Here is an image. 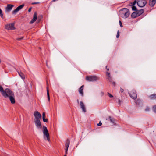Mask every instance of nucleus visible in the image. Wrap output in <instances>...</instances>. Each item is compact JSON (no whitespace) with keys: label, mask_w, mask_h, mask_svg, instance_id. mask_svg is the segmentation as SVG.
<instances>
[{"label":"nucleus","mask_w":156,"mask_h":156,"mask_svg":"<svg viewBox=\"0 0 156 156\" xmlns=\"http://www.w3.org/2000/svg\"><path fill=\"white\" fill-rule=\"evenodd\" d=\"M6 91L3 96L6 98L9 99L12 104L15 103L16 101L13 92L9 88H6Z\"/></svg>","instance_id":"nucleus-1"},{"label":"nucleus","mask_w":156,"mask_h":156,"mask_svg":"<svg viewBox=\"0 0 156 156\" xmlns=\"http://www.w3.org/2000/svg\"><path fill=\"white\" fill-rule=\"evenodd\" d=\"M34 122L36 127L38 129H41L42 126L40 121L41 119V115L37 111L34 112Z\"/></svg>","instance_id":"nucleus-2"},{"label":"nucleus","mask_w":156,"mask_h":156,"mask_svg":"<svg viewBox=\"0 0 156 156\" xmlns=\"http://www.w3.org/2000/svg\"><path fill=\"white\" fill-rule=\"evenodd\" d=\"M119 13L120 16L124 18H128L130 14L129 9L126 8L121 9L119 11Z\"/></svg>","instance_id":"nucleus-3"},{"label":"nucleus","mask_w":156,"mask_h":156,"mask_svg":"<svg viewBox=\"0 0 156 156\" xmlns=\"http://www.w3.org/2000/svg\"><path fill=\"white\" fill-rule=\"evenodd\" d=\"M99 80V78L95 76H88L86 77V80L89 81H96Z\"/></svg>","instance_id":"nucleus-4"},{"label":"nucleus","mask_w":156,"mask_h":156,"mask_svg":"<svg viewBox=\"0 0 156 156\" xmlns=\"http://www.w3.org/2000/svg\"><path fill=\"white\" fill-rule=\"evenodd\" d=\"M43 132L44 135L46 136L47 140L49 142L50 141V136L47 128L43 126Z\"/></svg>","instance_id":"nucleus-5"},{"label":"nucleus","mask_w":156,"mask_h":156,"mask_svg":"<svg viewBox=\"0 0 156 156\" xmlns=\"http://www.w3.org/2000/svg\"><path fill=\"white\" fill-rule=\"evenodd\" d=\"M147 3V1L144 0H138L137 2V5L140 7H144Z\"/></svg>","instance_id":"nucleus-6"},{"label":"nucleus","mask_w":156,"mask_h":156,"mask_svg":"<svg viewBox=\"0 0 156 156\" xmlns=\"http://www.w3.org/2000/svg\"><path fill=\"white\" fill-rule=\"evenodd\" d=\"M129 95L132 99L135 100L137 98V94L136 91L135 90H133L129 93Z\"/></svg>","instance_id":"nucleus-7"},{"label":"nucleus","mask_w":156,"mask_h":156,"mask_svg":"<svg viewBox=\"0 0 156 156\" xmlns=\"http://www.w3.org/2000/svg\"><path fill=\"white\" fill-rule=\"evenodd\" d=\"M15 23H12L9 24L5 25V28L6 29L8 30H13L15 29V28L14 27Z\"/></svg>","instance_id":"nucleus-8"},{"label":"nucleus","mask_w":156,"mask_h":156,"mask_svg":"<svg viewBox=\"0 0 156 156\" xmlns=\"http://www.w3.org/2000/svg\"><path fill=\"white\" fill-rule=\"evenodd\" d=\"M14 6V5L11 4H8L6 7L5 8V11L6 12H8L10 11L13 7Z\"/></svg>","instance_id":"nucleus-9"},{"label":"nucleus","mask_w":156,"mask_h":156,"mask_svg":"<svg viewBox=\"0 0 156 156\" xmlns=\"http://www.w3.org/2000/svg\"><path fill=\"white\" fill-rule=\"evenodd\" d=\"M37 17V12H35L34 14L33 18L30 22V24H32L36 20Z\"/></svg>","instance_id":"nucleus-10"},{"label":"nucleus","mask_w":156,"mask_h":156,"mask_svg":"<svg viewBox=\"0 0 156 156\" xmlns=\"http://www.w3.org/2000/svg\"><path fill=\"white\" fill-rule=\"evenodd\" d=\"M84 88V85H82L79 88V92L80 94L82 97H83L84 96V93L83 92V90Z\"/></svg>","instance_id":"nucleus-11"},{"label":"nucleus","mask_w":156,"mask_h":156,"mask_svg":"<svg viewBox=\"0 0 156 156\" xmlns=\"http://www.w3.org/2000/svg\"><path fill=\"white\" fill-rule=\"evenodd\" d=\"M80 108L82 109L83 111L84 112H86V109L85 105L82 101H81L80 102Z\"/></svg>","instance_id":"nucleus-12"},{"label":"nucleus","mask_w":156,"mask_h":156,"mask_svg":"<svg viewBox=\"0 0 156 156\" xmlns=\"http://www.w3.org/2000/svg\"><path fill=\"white\" fill-rule=\"evenodd\" d=\"M156 3V0H149V5L151 7H153Z\"/></svg>","instance_id":"nucleus-13"},{"label":"nucleus","mask_w":156,"mask_h":156,"mask_svg":"<svg viewBox=\"0 0 156 156\" xmlns=\"http://www.w3.org/2000/svg\"><path fill=\"white\" fill-rule=\"evenodd\" d=\"M136 11L133 12L131 15V17L132 18H135L139 16L138 13Z\"/></svg>","instance_id":"nucleus-14"},{"label":"nucleus","mask_w":156,"mask_h":156,"mask_svg":"<svg viewBox=\"0 0 156 156\" xmlns=\"http://www.w3.org/2000/svg\"><path fill=\"white\" fill-rule=\"evenodd\" d=\"M149 98L150 100H153L156 99V94L154 93L150 95Z\"/></svg>","instance_id":"nucleus-15"},{"label":"nucleus","mask_w":156,"mask_h":156,"mask_svg":"<svg viewBox=\"0 0 156 156\" xmlns=\"http://www.w3.org/2000/svg\"><path fill=\"white\" fill-rule=\"evenodd\" d=\"M70 141L69 139H67L66 140V142L65 144L66 148H68L69 146L70 145Z\"/></svg>","instance_id":"nucleus-16"},{"label":"nucleus","mask_w":156,"mask_h":156,"mask_svg":"<svg viewBox=\"0 0 156 156\" xmlns=\"http://www.w3.org/2000/svg\"><path fill=\"white\" fill-rule=\"evenodd\" d=\"M6 91V89L5 90H4L2 86L0 85V91L1 93L2 96H3L4 94H5V93Z\"/></svg>","instance_id":"nucleus-17"},{"label":"nucleus","mask_w":156,"mask_h":156,"mask_svg":"<svg viewBox=\"0 0 156 156\" xmlns=\"http://www.w3.org/2000/svg\"><path fill=\"white\" fill-rule=\"evenodd\" d=\"M45 112H43L42 114V119L43 121L44 122H48V119H45Z\"/></svg>","instance_id":"nucleus-18"},{"label":"nucleus","mask_w":156,"mask_h":156,"mask_svg":"<svg viewBox=\"0 0 156 156\" xmlns=\"http://www.w3.org/2000/svg\"><path fill=\"white\" fill-rule=\"evenodd\" d=\"M108 119L110 122L113 124L115 123V119L113 118H112L111 116H109L108 117Z\"/></svg>","instance_id":"nucleus-19"},{"label":"nucleus","mask_w":156,"mask_h":156,"mask_svg":"<svg viewBox=\"0 0 156 156\" xmlns=\"http://www.w3.org/2000/svg\"><path fill=\"white\" fill-rule=\"evenodd\" d=\"M144 9H140L138 10H137L136 12H137V13H138V15L139 16L144 12Z\"/></svg>","instance_id":"nucleus-20"},{"label":"nucleus","mask_w":156,"mask_h":156,"mask_svg":"<svg viewBox=\"0 0 156 156\" xmlns=\"http://www.w3.org/2000/svg\"><path fill=\"white\" fill-rule=\"evenodd\" d=\"M18 73L20 76L23 79H24L25 78V75L23 73L21 72H18Z\"/></svg>","instance_id":"nucleus-21"},{"label":"nucleus","mask_w":156,"mask_h":156,"mask_svg":"<svg viewBox=\"0 0 156 156\" xmlns=\"http://www.w3.org/2000/svg\"><path fill=\"white\" fill-rule=\"evenodd\" d=\"M47 95L48 97V99L49 101L50 100V97L49 95V91L48 88L47 89Z\"/></svg>","instance_id":"nucleus-22"},{"label":"nucleus","mask_w":156,"mask_h":156,"mask_svg":"<svg viewBox=\"0 0 156 156\" xmlns=\"http://www.w3.org/2000/svg\"><path fill=\"white\" fill-rule=\"evenodd\" d=\"M19 11V10L18 9L16 8L15 9L12 11V13L13 15H15Z\"/></svg>","instance_id":"nucleus-23"},{"label":"nucleus","mask_w":156,"mask_h":156,"mask_svg":"<svg viewBox=\"0 0 156 156\" xmlns=\"http://www.w3.org/2000/svg\"><path fill=\"white\" fill-rule=\"evenodd\" d=\"M24 5L23 4L17 7L16 8L18 9L19 11L21 10L23 7L24 6Z\"/></svg>","instance_id":"nucleus-24"},{"label":"nucleus","mask_w":156,"mask_h":156,"mask_svg":"<svg viewBox=\"0 0 156 156\" xmlns=\"http://www.w3.org/2000/svg\"><path fill=\"white\" fill-rule=\"evenodd\" d=\"M132 10L133 11H137V9L136 6H132Z\"/></svg>","instance_id":"nucleus-25"},{"label":"nucleus","mask_w":156,"mask_h":156,"mask_svg":"<svg viewBox=\"0 0 156 156\" xmlns=\"http://www.w3.org/2000/svg\"><path fill=\"white\" fill-rule=\"evenodd\" d=\"M0 16L2 18V19L4 17H3V14L2 12V10L0 8Z\"/></svg>","instance_id":"nucleus-26"},{"label":"nucleus","mask_w":156,"mask_h":156,"mask_svg":"<svg viewBox=\"0 0 156 156\" xmlns=\"http://www.w3.org/2000/svg\"><path fill=\"white\" fill-rule=\"evenodd\" d=\"M153 110L154 112L156 113V105L153 107Z\"/></svg>","instance_id":"nucleus-27"},{"label":"nucleus","mask_w":156,"mask_h":156,"mask_svg":"<svg viewBox=\"0 0 156 156\" xmlns=\"http://www.w3.org/2000/svg\"><path fill=\"white\" fill-rule=\"evenodd\" d=\"M108 79L110 82H112V81L111 76H108Z\"/></svg>","instance_id":"nucleus-28"},{"label":"nucleus","mask_w":156,"mask_h":156,"mask_svg":"<svg viewBox=\"0 0 156 156\" xmlns=\"http://www.w3.org/2000/svg\"><path fill=\"white\" fill-rule=\"evenodd\" d=\"M42 16L41 15L40 16H38V19H37V21H38V22H39L41 19L42 18Z\"/></svg>","instance_id":"nucleus-29"},{"label":"nucleus","mask_w":156,"mask_h":156,"mask_svg":"<svg viewBox=\"0 0 156 156\" xmlns=\"http://www.w3.org/2000/svg\"><path fill=\"white\" fill-rule=\"evenodd\" d=\"M137 1L136 0H135L133 2H132V6H134L137 3Z\"/></svg>","instance_id":"nucleus-30"},{"label":"nucleus","mask_w":156,"mask_h":156,"mask_svg":"<svg viewBox=\"0 0 156 156\" xmlns=\"http://www.w3.org/2000/svg\"><path fill=\"white\" fill-rule=\"evenodd\" d=\"M119 35H120V32L119 30H118L117 31V34L116 35V37L117 38H118L119 37Z\"/></svg>","instance_id":"nucleus-31"},{"label":"nucleus","mask_w":156,"mask_h":156,"mask_svg":"<svg viewBox=\"0 0 156 156\" xmlns=\"http://www.w3.org/2000/svg\"><path fill=\"white\" fill-rule=\"evenodd\" d=\"M24 37H20V38H17L16 39V40H18V41H21V40H22L23 39V38H24Z\"/></svg>","instance_id":"nucleus-32"},{"label":"nucleus","mask_w":156,"mask_h":156,"mask_svg":"<svg viewBox=\"0 0 156 156\" xmlns=\"http://www.w3.org/2000/svg\"><path fill=\"white\" fill-rule=\"evenodd\" d=\"M150 110V108L149 107H146V108L145 109V111L146 112L149 111Z\"/></svg>","instance_id":"nucleus-33"},{"label":"nucleus","mask_w":156,"mask_h":156,"mask_svg":"<svg viewBox=\"0 0 156 156\" xmlns=\"http://www.w3.org/2000/svg\"><path fill=\"white\" fill-rule=\"evenodd\" d=\"M107 94L108 95V96H109V97L110 98H112L113 97V96L111 95L110 93H109V92H108L107 93Z\"/></svg>","instance_id":"nucleus-34"},{"label":"nucleus","mask_w":156,"mask_h":156,"mask_svg":"<svg viewBox=\"0 0 156 156\" xmlns=\"http://www.w3.org/2000/svg\"><path fill=\"white\" fill-rule=\"evenodd\" d=\"M68 150V148H67H67H65V154H68V152H67Z\"/></svg>","instance_id":"nucleus-35"},{"label":"nucleus","mask_w":156,"mask_h":156,"mask_svg":"<svg viewBox=\"0 0 156 156\" xmlns=\"http://www.w3.org/2000/svg\"><path fill=\"white\" fill-rule=\"evenodd\" d=\"M119 25H120V26L122 27L123 26H122V22L120 20L119 21Z\"/></svg>","instance_id":"nucleus-36"},{"label":"nucleus","mask_w":156,"mask_h":156,"mask_svg":"<svg viewBox=\"0 0 156 156\" xmlns=\"http://www.w3.org/2000/svg\"><path fill=\"white\" fill-rule=\"evenodd\" d=\"M106 74L107 76H108H108H110V73L107 72H106Z\"/></svg>","instance_id":"nucleus-37"},{"label":"nucleus","mask_w":156,"mask_h":156,"mask_svg":"<svg viewBox=\"0 0 156 156\" xmlns=\"http://www.w3.org/2000/svg\"><path fill=\"white\" fill-rule=\"evenodd\" d=\"M111 83L114 85V86H115V82L112 81Z\"/></svg>","instance_id":"nucleus-38"},{"label":"nucleus","mask_w":156,"mask_h":156,"mask_svg":"<svg viewBox=\"0 0 156 156\" xmlns=\"http://www.w3.org/2000/svg\"><path fill=\"white\" fill-rule=\"evenodd\" d=\"M39 3V2H33L32 3V5H34V4H38Z\"/></svg>","instance_id":"nucleus-39"},{"label":"nucleus","mask_w":156,"mask_h":156,"mask_svg":"<svg viewBox=\"0 0 156 156\" xmlns=\"http://www.w3.org/2000/svg\"><path fill=\"white\" fill-rule=\"evenodd\" d=\"M102 125V123L101 122V121L99 123H98L97 125L98 126H100Z\"/></svg>","instance_id":"nucleus-40"},{"label":"nucleus","mask_w":156,"mask_h":156,"mask_svg":"<svg viewBox=\"0 0 156 156\" xmlns=\"http://www.w3.org/2000/svg\"><path fill=\"white\" fill-rule=\"evenodd\" d=\"M32 8L31 7L28 10V12H30L31 11Z\"/></svg>","instance_id":"nucleus-41"},{"label":"nucleus","mask_w":156,"mask_h":156,"mask_svg":"<svg viewBox=\"0 0 156 156\" xmlns=\"http://www.w3.org/2000/svg\"><path fill=\"white\" fill-rule=\"evenodd\" d=\"M124 91L123 89L122 88H120V92L121 93H122Z\"/></svg>","instance_id":"nucleus-42"},{"label":"nucleus","mask_w":156,"mask_h":156,"mask_svg":"<svg viewBox=\"0 0 156 156\" xmlns=\"http://www.w3.org/2000/svg\"><path fill=\"white\" fill-rule=\"evenodd\" d=\"M101 95L102 96H103V95H104V93L103 92L101 91Z\"/></svg>","instance_id":"nucleus-43"},{"label":"nucleus","mask_w":156,"mask_h":156,"mask_svg":"<svg viewBox=\"0 0 156 156\" xmlns=\"http://www.w3.org/2000/svg\"><path fill=\"white\" fill-rule=\"evenodd\" d=\"M132 3L131 2L129 4V5L130 6H132Z\"/></svg>","instance_id":"nucleus-44"},{"label":"nucleus","mask_w":156,"mask_h":156,"mask_svg":"<svg viewBox=\"0 0 156 156\" xmlns=\"http://www.w3.org/2000/svg\"><path fill=\"white\" fill-rule=\"evenodd\" d=\"M106 69L108 71H109V69L108 68H107V66H106Z\"/></svg>","instance_id":"nucleus-45"},{"label":"nucleus","mask_w":156,"mask_h":156,"mask_svg":"<svg viewBox=\"0 0 156 156\" xmlns=\"http://www.w3.org/2000/svg\"><path fill=\"white\" fill-rule=\"evenodd\" d=\"M121 101L119 99V104H120Z\"/></svg>","instance_id":"nucleus-46"},{"label":"nucleus","mask_w":156,"mask_h":156,"mask_svg":"<svg viewBox=\"0 0 156 156\" xmlns=\"http://www.w3.org/2000/svg\"><path fill=\"white\" fill-rule=\"evenodd\" d=\"M77 102L78 103H79V100H78V99L77 100Z\"/></svg>","instance_id":"nucleus-47"},{"label":"nucleus","mask_w":156,"mask_h":156,"mask_svg":"<svg viewBox=\"0 0 156 156\" xmlns=\"http://www.w3.org/2000/svg\"><path fill=\"white\" fill-rule=\"evenodd\" d=\"M67 154H65V155H64V156H66V155H67Z\"/></svg>","instance_id":"nucleus-48"},{"label":"nucleus","mask_w":156,"mask_h":156,"mask_svg":"<svg viewBox=\"0 0 156 156\" xmlns=\"http://www.w3.org/2000/svg\"><path fill=\"white\" fill-rule=\"evenodd\" d=\"M144 1H147V0H144Z\"/></svg>","instance_id":"nucleus-49"},{"label":"nucleus","mask_w":156,"mask_h":156,"mask_svg":"<svg viewBox=\"0 0 156 156\" xmlns=\"http://www.w3.org/2000/svg\"><path fill=\"white\" fill-rule=\"evenodd\" d=\"M0 156H1L0 155Z\"/></svg>","instance_id":"nucleus-50"}]
</instances>
